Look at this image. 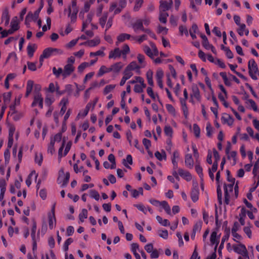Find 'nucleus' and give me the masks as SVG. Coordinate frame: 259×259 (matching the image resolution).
I'll return each instance as SVG.
<instances>
[{"label":"nucleus","instance_id":"31","mask_svg":"<svg viewBox=\"0 0 259 259\" xmlns=\"http://www.w3.org/2000/svg\"><path fill=\"white\" fill-rule=\"evenodd\" d=\"M37 226L35 222H33L32 225L31 230V237L32 240H39V234L38 232L36 234Z\"/></svg>","mask_w":259,"mask_h":259},{"label":"nucleus","instance_id":"34","mask_svg":"<svg viewBox=\"0 0 259 259\" xmlns=\"http://www.w3.org/2000/svg\"><path fill=\"white\" fill-rule=\"evenodd\" d=\"M153 76V71L151 69H148L146 73V77L147 81V83L150 86H154V81Z\"/></svg>","mask_w":259,"mask_h":259},{"label":"nucleus","instance_id":"28","mask_svg":"<svg viewBox=\"0 0 259 259\" xmlns=\"http://www.w3.org/2000/svg\"><path fill=\"white\" fill-rule=\"evenodd\" d=\"M74 66L66 64L64 67L63 78H65L70 76L74 70Z\"/></svg>","mask_w":259,"mask_h":259},{"label":"nucleus","instance_id":"40","mask_svg":"<svg viewBox=\"0 0 259 259\" xmlns=\"http://www.w3.org/2000/svg\"><path fill=\"white\" fill-rule=\"evenodd\" d=\"M165 108L168 113L173 117H176L177 116V111L175 108L170 104H165Z\"/></svg>","mask_w":259,"mask_h":259},{"label":"nucleus","instance_id":"35","mask_svg":"<svg viewBox=\"0 0 259 259\" xmlns=\"http://www.w3.org/2000/svg\"><path fill=\"white\" fill-rule=\"evenodd\" d=\"M219 88L220 90H221V93H220L218 95V97L220 100H224V99H227L228 97V93L224 88V87L220 84L219 85Z\"/></svg>","mask_w":259,"mask_h":259},{"label":"nucleus","instance_id":"46","mask_svg":"<svg viewBox=\"0 0 259 259\" xmlns=\"http://www.w3.org/2000/svg\"><path fill=\"white\" fill-rule=\"evenodd\" d=\"M147 39V35L143 34L141 36H133L132 37V40L137 42L139 44H141L143 41Z\"/></svg>","mask_w":259,"mask_h":259},{"label":"nucleus","instance_id":"53","mask_svg":"<svg viewBox=\"0 0 259 259\" xmlns=\"http://www.w3.org/2000/svg\"><path fill=\"white\" fill-rule=\"evenodd\" d=\"M2 21H5V25H7L9 23L10 16L9 14V11L7 9L5 10L2 13Z\"/></svg>","mask_w":259,"mask_h":259},{"label":"nucleus","instance_id":"38","mask_svg":"<svg viewBox=\"0 0 259 259\" xmlns=\"http://www.w3.org/2000/svg\"><path fill=\"white\" fill-rule=\"evenodd\" d=\"M153 86H149L147 88L146 92L148 95L153 100H156L159 99V96L156 93L154 92L152 87Z\"/></svg>","mask_w":259,"mask_h":259},{"label":"nucleus","instance_id":"9","mask_svg":"<svg viewBox=\"0 0 259 259\" xmlns=\"http://www.w3.org/2000/svg\"><path fill=\"white\" fill-rule=\"evenodd\" d=\"M201 100V96L198 87L196 85H192L189 102L195 104L196 102H200Z\"/></svg>","mask_w":259,"mask_h":259},{"label":"nucleus","instance_id":"30","mask_svg":"<svg viewBox=\"0 0 259 259\" xmlns=\"http://www.w3.org/2000/svg\"><path fill=\"white\" fill-rule=\"evenodd\" d=\"M131 71H135L136 73L140 74L141 68L136 61L131 62L126 67Z\"/></svg>","mask_w":259,"mask_h":259},{"label":"nucleus","instance_id":"54","mask_svg":"<svg viewBox=\"0 0 259 259\" xmlns=\"http://www.w3.org/2000/svg\"><path fill=\"white\" fill-rule=\"evenodd\" d=\"M164 133L167 137L171 138L173 135V130L170 125H166L164 128Z\"/></svg>","mask_w":259,"mask_h":259},{"label":"nucleus","instance_id":"4","mask_svg":"<svg viewBox=\"0 0 259 259\" xmlns=\"http://www.w3.org/2000/svg\"><path fill=\"white\" fill-rule=\"evenodd\" d=\"M62 54L63 51L57 48H48L45 49L39 58L40 66L42 65L45 58H48L52 55H60Z\"/></svg>","mask_w":259,"mask_h":259},{"label":"nucleus","instance_id":"25","mask_svg":"<svg viewBox=\"0 0 259 259\" xmlns=\"http://www.w3.org/2000/svg\"><path fill=\"white\" fill-rule=\"evenodd\" d=\"M124 66V64L121 62L115 63L110 66V72L114 74H118Z\"/></svg>","mask_w":259,"mask_h":259},{"label":"nucleus","instance_id":"24","mask_svg":"<svg viewBox=\"0 0 259 259\" xmlns=\"http://www.w3.org/2000/svg\"><path fill=\"white\" fill-rule=\"evenodd\" d=\"M20 21L17 17H14L10 23V28L9 31L13 34L17 31L20 28Z\"/></svg>","mask_w":259,"mask_h":259},{"label":"nucleus","instance_id":"60","mask_svg":"<svg viewBox=\"0 0 259 259\" xmlns=\"http://www.w3.org/2000/svg\"><path fill=\"white\" fill-rule=\"evenodd\" d=\"M156 218L158 222L162 226L166 227L170 225V223L168 220L163 219L159 215H157Z\"/></svg>","mask_w":259,"mask_h":259},{"label":"nucleus","instance_id":"7","mask_svg":"<svg viewBox=\"0 0 259 259\" xmlns=\"http://www.w3.org/2000/svg\"><path fill=\"white\" fill-rule=\"evenodd\" d=\"M233 250L235 252L240 254L241 257L244 258L249 259L248 252L245 245L241 242L232 245Z\"/></svg>","mask_w":259,"mask_h":259},{"label":"nucleus","instance_id":"39","mask_svg":"<svg viewBox=\"0 0 259 259\" xmlns=\"http://www.w3.org/2000/svg\"><path fill=\"white\" fill-rule=\"evenodd\" d=\"M110 72V67H108L105 65H102L99 68L98 73L97 76L101 77L106 73H108Z\"/></svg>","mask_w":259,"mask_h":259},{"label":"nucleus","instance_id":"45","mask_svg":"<svg viewBox=\"0 0 259 259\" xmlns=\"http://www.w3.org/2000/svg\"><path fill=\"white\" fill-rule=\"evenodd\" d=\"M78 12V8L77 7L76 2L72 1L71 6L69 8V15L72 14V15H76Z\"/></svg>","mask_w":259,"mask_h":259},{"label":"nucleus","instance_id":"64","mask_svg":"<svg viewBox=\"0 0 259 259\" xmlns=\"http://www.w3.org/2000/svg\"><path fill=\"white\" fill-rule=\"evenodd\" d=\"M168 14L167 12H160L159 14V21L163 23H165L167 21V17H168Z\"/></svg>","mask_w":259,"mask_h":259},{"label":"nucleus","instance_id":"10","mask_svg":"<svg viewBox=\"0 0 259 259\" xmlns=\"http://www.w3.org/2000/svg\"><path fill=\"white\" fill-rule=\"evenodd\" d=\"M248 72L250 76L254 80H257V73H258V69L257 64L253 59H250L248 63Z\"/></svg>","mask_w":259,"mask_h":259},{"label":"nucleus","instance_id":"18","mask_svg":"<svg viewBox=\"0 0 259 259\" xmlns=\"http://www.w3.org/2000/svg\"><path fill=\"white\" fill-rule=\"evenodd\" d=\"M125 6V2L121 1L119 4L116 2H113L111 4L109 11L113 12L114 14H117L120 12L121 10Z\"/></svg>","mask_w":259,"mask_h":259},{"label":"nucleus","instance_id":"19","mask_svg":"<svg viewBox=\"0 0 259 259\" xmlns=\"http://www.w3.org/2000/svg\"><path fill=\"white\" fill-rule=\"evenodd\" d=\"M138 82L136 83L134 87V91L136 93H141L146 87L145 80L143 77L138 78L137 79Z\"/></svg>","mask_w":259,"mask_h":259},{"label":"nucleus","instance_id":"13","mask_svg":"<svg viewBox=\"0 0 259 259\" xmlns=\"http://www.w3.org/2000/svg\"><path fill=\"white\" fill-rule=\"evenodd\" d=\"M221 234L219 233L217 229L213 230L211 233L209 239V244L214 246L215 249L218 247L220 242Z\"/></svg>","mask_w":259,"mask_h":259},{"label":"nucleus","instance_id":"62","mask_svg":"<svg viewBox=\"0 0 259 259\" xmlns=\"http://www.w3.org/2000/svg\"><path fill=\"white\" fill-rule=\"evenodd\" d=\"M88 215V210L86 209H82L79 214V221L83 223L84 220L87 218Z\"/></svg>","mask_w":259,"mask_h":259},{"label":"nucleus","instance_id":"42","mask_svg":"<svg viewBox=\"0 0 259 259\" xmlns=\"http://www.w3.org/2000/svg\"><path fill=\"white\" fill-rule=\"evenodd\" d=\"M202 44L203 47L207 50H211V51L214 54H217V51L215 48L210 44L208 40L205 41L204 42H202Z\"/></svg>","mask_w":259,"mask_h":259},{"label":"nucleus","instance_id":"32","mask_svg":"<svg viewBox=\"0 0 259 259\" xmlns=\"http://www.w3.org/2000/svg\"><path fill=\"white\" fill-rule=\"evenodd\" d=\"M185 163L186 167L189 168L191 169L193 167L194 161L191 154H187L185 155Z\"/></svg>","mask_w":259,"mask_h":259},{"label":"nucleus","instance_id":"37","mask_svg":"<svg viewBox=\"0 0 259 259\" xmlns=\"http://www.w3.org/2000/svg\"><path fill=\"white\" fill-rule=\"evenodd\" d=\"M137 60L139 63V66L141 68H145L147 66V62L145 56L141 54L137 55Z\"/></svg>","mask_w":259,"mask_h":259},{"label":"nucleus","instance_id":"23","mask_svg":"<svg viewBox=\"0 0 259 259\" xmlns=\"http://www.w3.org/2000/svg\"><path fill=\"white\" fill-rule=\"evenodd\" d=\"M38 106L40 108L43 107V98L39 93H36L34 96V100L32 103V106Z\"/></svg>","mask_w":259,"mask_h":259},{"label":"nucleus","instance_id":"14","mask_svg":"<svg viewBox=\"0 0 259 259\" xmlns=\"http://www.w3.org/2000/svg\"><path fill=\"white\" fill-rule=\"evenodd\" d=\"M180 158V154L178 151H175L171 156V162L172 164V175L178 177L177 170L178 168V161Z\"/></svg>","mask_w":259,"mask_h":259},{"label":"nucleus","instance_id":"59","mask_svg":"<svg viewBox=\"0 0 259 259\" xmlns=\"http://www.w3.org/2000/svg\"><path fill=\"white\" fill-rule=\"evenodd\" d=\"M160 206L162 207L168 214H171V213L170 207L166 201H161V204Z\"/></svg>","mask_w":259,"mask_h":259},{"label":"nucleus","instance_id":"27","mask_svg":"<svg viewBox=\"0 0 259 259\" xmlns=\"http://www.w3.org/2000/svg\"><path fill=\"white\" fill-rule=\"evenodd\" d=\"M228 159L230 161V163L232 165L236 164L237 161V153L235 151H232L231 152L226 154Z\"/></svg>","mask_w":259,"mask_h":259},{"label":"nucleus","instance_id":"43","mask_svg":"<svg viewBox=\"0 0 259 259\" xmlns=\"http://www.w3.org/2000/svg\"><path fill=\"white\" fill-rule=\"evenodd\" d=\"M116 87V84H109L106 85L103 90V94L104 95H108L109 93L112 92Z\"/></svg>","mask_w":259,"mask_h":259},{"label":"nucleus","instance_id":"6","mask_svg":"<svg viewBox=\"0 0 259 259\" xmlns=\"http://www.w3.org/2000/svg\"><path fill=\"white\" fill-rule=\"evenodd\" d=\"M151 47L147 45H143L142 48L143 52L151 59H153L154 57L159 56V52L156 46L153 44H150Z\"/></svg>","mask_w":259,"mask_h":259},{"label":"nucleus","instance_id":"12","mask_svg":"<svg viewBox=\"0 0 259 259\" xmlns=\"http://www.w3.org/2000/svg\"><path fill=\"white\" fill-rule=\"evenodd\" d=\"M70 174L68 172H64V169L61 168L59 171V176L57 180L58 183L61 186H65L68 183Z\"/></svg>","mask_w":259,"mask_h":259},{"label":"nucleus","instance_id":"44","mask_svg":"<svg viewBox=\"0 0 259 259\" xmlns=\"http://www.w3.org/2000/svg\"><path fill=\"white\" fill-rule=\"evenodd\" d=\"M252 174L253 175V179L255 181L256 179H259V158L254 164Z\"/></svg>","mask_w":259,"mask_h":259},{"label":"nucleus","instance_id":"50","mask_svg":"<svg viewBox=\"0 0 259 259\" xmlns=\"http://www.w3.org/2000/svg\"><path fill=\"white\" fill-rule=\"evenodd\" d=\"M252 228V226L250 224H248V225L245 226L243 228V232L248 237V238L251 239L252 238V231L251 228Z\"/></svg>","mask_w":259,"mask_h":259},{"label":"nucleus","instance_id":"15","mask_svg":"<svg viewBox=\"0 0 259 259\" xmlns=\"http://www.w3.org/2000/svg\"><path fill=\"white\" fill-rule=\"evenodd\" d=\"M177 174L178 177L176 176L174 177L178 180H180L179 176H181L187 181H190L192 179L191 174L188 171L181 168H178L177 170Z\"/></svg>","mask_w":259,"mask_h":259},{"label":"nucleus","instance_id":"56","mask_svg":"<svg viewBox=\"0 0 259 259\" xmlns=\"http://www.w3.org/2000/svg\"><path fill=\"white\" fill-rule=\"evenodd\" d=\"M133 163V158L131 155H128L125 159H123V164L127 168H131L129 165H132Z\"/></svg>","mask_w":259,"mask_h":259},{"label":"nucleus","instance_id":"17","mask_svg":"<svg viewBox=\"0 0 259 259\" xmlns=\"http://www.w3.org/2000/svg\"><path fill=\"white\" fill-rule=\"evenodd\" d=\"M40 13L39 10H36L34 13L30 12H29L26 16L25 24V25L28 27L30 23L32 21H35L37 20L39 15Z\"/></svg>","mask_w":259,"mask_h":259},{"label":"nucleus","instance_id":"51","mask_svg":"<svg viewBox=\"0 0 259 259\" xmlns=\"http://www.w3.org/2000/svg\"><path fill=\"white\" fill-rule=\"evenodd\" d=\"M34 82L31 80H28L27 82L26 85V92L25 96L28 97L29 94L32 92Z\"/></svg>","mask_w":259,"mask_h":259},{"label":"nucleus","instance_id":"57","mask_svg":"<svg viewBox=\"0 0 259 259\" xmlns=\"http://www.w3.org/2000/svg\"><path fill=\"white\" fill-rule=\"evenodd\" d=\"M35 162L40 166L43 160L42 154L40 152H36L35 154Z\"/></svg>","mask_w":259,"mask_h":259},{"label":"nucleus","instance_id":"33","mask_svg":"<svg viewBox=\"0 0 259 259\" xmlns=\"http://www.w3.org/2000/svg\"><path fill=\"white\" fill-rule=\"evenodd\" d=\"M48 91L51 93H53L54 92H56V94L60 96L63 94V91H61L59 89V87L57 84H54V83H51L49 84Z\"/></svg>","mask_w":259,"mask_h":259},{"label":"nucleus","instance_id":"29","mask_svg":"<svg viewBox=\"0 0 259 259\" xmlns=\"http://www.w3.org/2000/svg\"><path fill=\"white\" fill-rule=\"evenodd\" d=\"M132 27L135 32H138L139 30L142 31L144 27L143 22L141 19H138L133 22Z\"/></svg>","mask_w":259,"mask_h":259},{"label":"nucleus","instance_id":"2","mask_svg":"<svg viewBox=\"0 0 259 259\" xmlns=\"http://www.w3.org/2000/svg\"><path fill=\"white\" fill-rule=\"evenodd\" d=\"M212 157H213L214 160L211 168H208V174L211 180L213 181L214 179L213 173L217 171L218 166V162L220 160V156L219 153L214 148H213L212 150L210 149L208 150L206 157L207 163L209 164H211L212 163Z\"/></svg>","mask_w":259,"mask_h":259},{"label":"nucleus","instance_id":"11","mask_svg":"<svg viewBox=\"0 0 259 259\" xmlns=\"http://www.w3.org/2000/svg\"><path fill=\"white\" fill-rule=\"evenodd\" d=\"M55 206L54 203L52 206L51 210L48 213V223L50 229L52 230L56 226V219L55 217Z\"/></svg>","mask_w":259,"mask_h":259},{"label":"nucleus","instance_id":"22","mask_svg":"<svg viewBox=\"0 0 259 259\" xmlns=\"http://www.w3.org/2000/svg\"><path fill=\"white\" fill-rule=\"evenodd\" d=\"M221 121L223 124L232 126L234 119L232 116L227 113H223L221 117Z\"/></svg>","mask_w":259,"mask_h":259},{"label":"nucleus","instance_id":"20","mask_svg":"<svg viewBox=\"0 0 259 259\" xmlns=\"http://www.w3.org/2000/svg\"><path fill=\"white\" fill-rule=\"evenodd\" d=\"M199 187L198 184L196 182L193 181V188L191 191V198L192 200L195 202H196L198 199H199Z\"/></svg>","mask_w":259,"mask_h":259},{"label":"nucleus","instance_id":"3","mask_svg":"<svg viewBox=\"0 0 259 259\" xmlns=\"http://www.w3.org/2000/svg\"><path fill=\"white\" fill-rule=\"evenodd\" d=\"M130 47L127 45H124L120 50L118 48L109 52L108 58L109 59L116 60L122 57L124 59H126L127 55L130 53Z\"/></svg>","mask_w":259,"mask_h":259},{"label":"nucleus","instance_id":"58","mask_svg":"<svg viewBox=\"0 0 259 259\" xmlns=\"http://www.w3.org/2000/svg\"><path fill=\"white\" fill-rule=\"evenodd\" d=\"M155 156L160 161L165 160L166 158V155L164 151H162L161 152L156 151L155 153Z\"/></svg>","mask_w":259,"mask_h":259},{"label":"nucleus","instance_id":"5","mask_svg":"<svg viewBox=\"0 0 259 259\" xmlns=\"http://www.w3.org/2000/svg\"><path fill=\"white\" fill-rule=\"evenodd\" d=\"M62 135L61 133H58L52 136L50 138V142L48 145V152L53 154L55 152V145L61 142Z\"/></svg>","mask_w":259,"mask_h":259},{"label":"nucleus","instance_id":"36","mask_svg":"<svg viewBox=\"0 0 259 259\" xmlns=\"http://www.w3.org/2000/svg\"><path fill=\"white\" fill-rule=\"evenodd\" d=\"M132 36H131L130 34L127 33H121L117 36V40L116 42V45L118 46L119 43L123 42L126 39H131V40H132Z\"/></svg>","mask_w":259,"mask_h":259},{"label":"nucleus","instance_id":"61","mask_svg":"<svg viewBox=\"0 0 259 259\" xmlns=\"http://www.w3.org/2000/svg\"><path fill=\"white\" fill-rule=\"evenodd\" d=\"M90 66V64L88 62H82L77 67V71L79 73H82L84 70L88 67Z\"/></svg>","mask_w":259,"mask_h":259},{"label":"nucleus","instance_id":"49","mask_svg":"<svg viewBox=\"0 0 259 259\" xmlns=\"http://www.w3.org/2000/svg\"><path fill=\"white\" fill-rule=\"evenodd\" d=\"M105 50V48L104 47H102L101 49H100L96 52H91L90 53V56L91 57L97 56L104 57L105 55V54L104 53Z\"/></svg>","mask_w":259,"mask_h":259},{"label":"nucleus","instance_id":"41","mask_svg":"<svg viewBox=\"0 0 259 259\" xmlns=\"http://www.w3.org/2000/svg\"><path fill=\"white\" fill-rule=\"evenodd\" d=\"M135 206L145 214H146L147 211H149L150 213H153V210L150 208V207L145 206L142 204H136L135 205Z\"/></svg>","mask_w":259,"mask_h":259},{"label":"nucleus","instance_id":"63","mask_svg":"<svg viewBox=\"0 0 259 259\" xmlns=\"http://www.w3.org/2000/svg\"><path fill=\"white\" fill-rule=\"evenodd\" d=\"M202 3V0H191L190 7L195 11H197L198 9L196 5H200Z\"/></svg>","mask_w":259,"mask_h":259},{"label":"nucleus","instance_id":"1","mask_svg":"<svg viewBox=\"0 0 259 259\" xmlns=\"http://www.w3.org/2000/svg\"><path fill=\"white\" fill-rule=\"evenodd\" d=\"M228 184H223L220 180V171H219L216 174L215 180L217 184L218 198L220 203H222V186L223 185L225 191V201L227 204H229L231 199L236 198L238 194V187L237 184L234 186L235 179L234 178L228 176Z\"/></svg>","mask_w":259,"mask_h":259},{"label":"nucleus","instance_id":"55","mask_svg":"<svg viewBox=\"0 0 259 259\" xmlns=\"http://www.w3.org/2000/svg\"><path fill=\"white\" fill-rule=\"evenodd\" d=\"M89 193L91 198L95 199L96 201L99 200L100 198V194L96 190L92 189L89 191Z\"/></svg>","mask_w":259,"mask_h":259},{"label":"nucleus","instance_id":"16","mask_svg":"<svg viewBox=\"0 0 259 259\" xmlns=\"http://www.w3.org/2000/svg\"><path fill=\"white\" fill-rule=\"evenodd\" d=\"M164 71L161 68H158L155 73V79L158 86L161 89L164 88L163 78L164 77Z\"/></svg>","mask_w":259,"mask_h":259},{"label":"nucleus","instance_id":"21","mask_svg":"<svg viewBox=\"0 0 259 259\" xmlns=\"http://www.w3.org/2000/svg\"><path fill=\"white\" fill-rule=\"evenodd\" d=\"M172 4V0H161L160 1L159 10L160 12H166L171 7Z\"/></svg>","mask_w":259,"mask_h":259},{"label":"nucleus","instance_id":"52","mask_svg":"<svg viewBox=\"0 0 259 259\" xmlns=\"http://www.w3.org/2000/svg\"><path fill=\"white\" fill-rule=\"evenodd\" d=\"M220 75L223 78L225 84L227 86H231V83L230 79H229L227 75V73L225 72H221L220 73Z\"/></svg>","mask_w":259,"mask_h":259},{"label":"nucleus","instance_id":"48","mask_svg":"<svg viewBox=\"0 0 259 259\" xmlns=\"http://www.w3.org/2000/svg\"><path fill=\"white\" fill-rule=\"evenodd\" d=\"M93 17V14L89 13L87 15V18L85 21L83 22L82 24V30L84 31V29L88 27V25L91 22L92 18Z\"/></svg>","mask_w":259,"mask_h":259},{"label":"nucleus","instance_id":"26","mask_svg":"<svg viewBox=\"0 0 259 259\" xmlns=\"http://www.w3.org/2000/svg\"><path fill=\"white\" fill-rule=\"evenodd\" d=\"M100 43V38L99 37H96L93 39L88 40L80 44V45L87 46L90 47H94L98 46Z\"/></svg>","mask_w":259,"mask_h":259},{"label":"nucleus","instance_id":"47","mask_svg":"<svg viewBox=\"0 0 259 259\" xmlns=\"http://www.w3.org/2000/svg\"><path fill=\"white\" fill-rule=\"evenodd\" d=\"M34 177L35 181L36 180L37 178V174L35 171H32L28 176L27 179L26 180V184L27 186L29 187L31 184V178Z\"/></svg>","mask_w":259,"mask_h":259},{"label":"nucleus","instance_id":"8","mask_svg":"<svg viewBox=\"0 0 259 259\" xmlns=\"http://www.w3.org/2000/svg\"><path fill=\"white\" fill-rule=\"evenodd\" d=\"M62 143L58 151V156L59 158L66 156L69 151L72 142L69 141L66 143V138L63 137L62 139Z\"/></svg>","mask_w":259,"mask_h":259}]
</instances>
